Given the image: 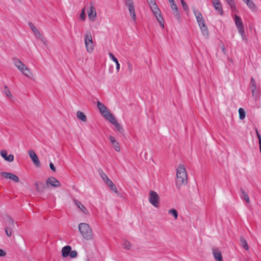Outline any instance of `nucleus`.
I'll return each mask as SVG.
<instances>
[{
	"instance_id": "f257e3e1",
	"label": "nucleus",
	"mask_w": 261,
	"mask_h": 261,
	"mask_svg": "<svg viewBox=\"0 0 261 261\" xmlns=\"http://www.w3.org/2000/svg\"><path fill=\"white\" fill-rule=\"evenodd\" d=\"M188 181L186 170L181 164H179L176 169V186L180 189L182 186L186 185Z\"/></svg>"
},
{
	"instance_id": "f03ea898",
	"label": "nucleus",
	"mask_w": 261,
	"mask_h": 261,
	"mask_svg": "<svg viewBox=\"0 0 261 261\" xmlns=\"http://www.w3.org/2000/svg\"><path fill=\"white\" fill-rule=\"evenodd\" d=\"M3 222L5 226V229L7 236L10 237L15 228L14 220L9 215H7L3 217Z\"/></svg>"
},
{
	"instance_id": "7ed1b4c3",
	"label": "nucleus",
	"mask_w": 261,
	"mask_h": 261,
	"mask_svg": "<svg viewBox=\"0 0 261 261\" xmlns=\"http://www.w3.org/2000/svg\"><path fill=\"white\" fill-rule=\"evenodd\" d=\"M79 229L84 239L86 240L92 239V230L89 224L85 223H81L79 225Z\"/></svg>"
},
{
	"instance_id": "20e7f679",
	"label": "nucleus",
	"mask_w": 261,
	"mask_h": 261,
	"mask_svg": "<svg viewBox=\"0 0 261 261\" xmlns=\"http://www.w3.org/2000/svg\"><path fill=\"white\" fill-rule=\"evenodd\" d=\"M150 8L152 11L154 16H155L158 21L162 26L163 28H164V19L163 17L161 15V12L158 8L157 5L154 2L152 1H150V3L149 4Z\"/></svg>"
},
{
	"instance_id": "39448f33",
	"label": "nucleus",
	"mask_w": 261,
	"mask_h": 261,
	"mask_svg": "<svg viewBox=\"0 0 261 261\" xmlns=\"http://www.w3.org/2000/svg\"><path fill=\"white\" fill-rule=\"evenodd\" d=\"M234 22L238 30V32L241 35L242 39L243 40H246V37L245 35L244 27L242 19L240 17L236 14L234 15Z\"/></svg>"
},
{
	"instance_id": "423d86ee",
	"label": "nucleus",
	"mask_w": 261,
	"mask_h": 261,
	"mask_svg": "<svg viewBox=\"0 0 261 261\" xmlns=\"http://www.w3.org/2000/svg\"><path fill=\"white\" fill-rule=\"evenodd\" d=\"M85 43L87 51L91 53L94 49L93 42L90 32H87L85 36Z\"/></svg>"
},
{
	"instance_id": "0eeeda50",
	"label": "nucleus",
	"mask_w": 261,
	"mask_h": 261,
	"mask_svg": "<svg viewBox=\"0 0 261 261\" xmlns=\"http://www.w3.org/2000/svg\"><path fill=\"white\" fill-rule=\"evenodd\" d=\"M97 108L99 109L101 115L106 119H107V120L109 119L111 117V116L113 115L112 113H111L109 111L107 108L102 103L100 102V101H97Z\"/></svg>"
},
{
	"instance_id": "6e6552de",
	"label": "nucleus",
	"mask_w": 261,
	"mask_h": 261,
	"mask_svg": "<svg viewBox=\"0 0 261 261\" xmlns=\"http://www.w3.org/2000/svg\"><path fill=\"white\" fill-rule=\"evenodd\" d=\"M150 197L149 198V201L155 207L158 208L159 207V196L156 192L153 191H150Z\"/></svg>"
},
{
	"instance_id": "1a4fd4ad",
	"label": "nucleus",
	"mask_w": 261,
	"mask_h": 261,
	"mask_svg": "<svg viewBox=\"0 0 261 261\" xmlns=\"http://www.w3.org/2000/svg\"><path fill=\"white\" fill-rule=\"evenodd\" d=\"M125 5L127 7L132 19L135 21L136 15L133 0H125Z\"/></svg>"
},
{
	"instance_id": "9d476101",
	"label": "nucleus",
	"mask_w": 261,
	"mask_h": 261,
	"mask_svg": "<svg viewBox=\"0 0 261 261\" xmlns=\"http://www.w3.org/2000/svg\"><path fill=\"white\" fill-rule=\"evenodd\" d=\"M112 124H113L117 130L120 134L123 135L124 129L121 125L117 121L115 117L113 115L108 119Z\"/></svg>"
},
{
	"instance_id": "9b49d317",
	"label": "nucleus",
	"mask_w": 261,
	"mask_h": 261,
	"mask_svg": "<svg viewBox=\"0 0 261 261\" xmlns=\"http://www.w3.org/2000/svg\"><path fill=\"white\" fill-rule=\"evenodd\" d=\"M1 175L5 178L12 179V180L16 182H18L19 181V179L18 177L11 173L2 172L1 173Z\"/></svg>"
},
{
	"instance_id": "f8f14e48",
	"label": "nucleus",
	"mask_w": 261,
	"mask_h": 261,
	"mask_svg": "<svg viewBox=\"0 0 261 261\" xmlns=\"http://www.w3.org/2000/svg\"><path fill=\"white\" fill-rule=\"evenodd\" d=\"M90 9L88 11V17L89 19L92 21L95 20L96 16V12L94 4L92 3H90Z\"/></svg>"
},
{
	"instance_id": "ddd939ff",
	"label": "nucleus",
	"mask_w": 261,
	"mask_h": 261,
	"mask_svg": "<svg viewBox=\"0 0 261 261\" xmlns=\"http://www.w3.org/2000/svg\"><path fill=\"white\" fill-rule=\"evenodd\" d=\"M29 154L30 158H31L32 161L33 162L34 164L36 165V166L37 167H39L40 166V163L37 154L34 151V150H29Z\"/></svg>"
},
{
	"instance_id": "4468645a",
	"label": "nucleus",
	"mask_w": 261,
	"mask_h": 261,
	"mask_svg": "<svg viewBox=\"0 0 261 261\" xmlns=\"http://www.w3.org/2000/svg\"><path fill=\"white\" fill-rule=\"evenodd\" d=\"M46 185H50L54 188L59 187L60 186V182L54 177H49L46 181Z\"/></svg>"
},
{
	"instance_id": "2eb2a0df",
	"label": "nucleus",
	"mask_w": 261,
	"mask_h": 261,
	"mask_svg": "<svg viewBox=\"0 0 261 261\" xmlns=\"http://www.w3.org/2000/svg\"><path fill=\"white\" fill-rule=\"evenodd\" d=\"M198 25L204 35H208V31L204 18L198 22Z\"/></svg>"
},
{
	"instance_id": "dca6fc26",
	"label": "nucleus",
	"mask_w": 261,
	"mask_h": 261,
	"mask_svg": "<svg viewBox=\"0 0 261 261\" xmlns=\"http://www.w3.org/2000/svg\"><path fill=\"white\" fill-rule=\"evenodd\" d=\"M170 7L172 10V13L174 16L176 18V19L178 20H180V15L178 11V8L176 3H173L172 5H170Z\"/></svg>"
},
{
	"instance_id": "f3484780",
	"label": "nucleus",
	"mask_w": 261,
	"mask_h": 261,
	"mask_svg": "<svg viewBox=\"0 0 261 261\" xmlns=\"http://www.w3.org/2000/svg\"><path fill=\"white\" fill-rule=\"evenodd\" d=\"M1 156L5 159V160L11 162L14 160V156L12 154L7 155V152L6 150H2L1 151Z\"/></svg>"
},
{
	"instance_id": "a211bd4d",
	"label": "nucleus",
	"mask_w": 261,
	"mask_h": 261,
	"mask_svg": "<svg viewBox=\"0 0 261 261\" xmlns=\"http://www.w3.org/2000/svg\"><path fill=\"white\" fill-rule=\"evenodd\" d=\"M109 140L111 141L113 147L114 148L115 150L119 152L120 151V148L118 142L116 140L115 137L113 136H110L109 137Z\"/></svg>"
},
{
	"instance_id": "6ab92c4d",
	"label": "nucleus",
	"mask_w": 261,
	"mask_h": 261,
	"mask_svg": "<svg viewBox=\"0 0 261 261\" xmlns=\"http://www.w3.org/2000/svg\"><path fill=\"white\" fill-rule=\"evenodd\" d=\"M213 254L215 259L217 261H223L221 251L217 248L213 249Z\"/></svg>"
},
{
	"instance_id": "aec40b11",
	"label": "nucleus",
	"mask_w": 261,
	"mask_h": 261,
	"mask_svg": "<svg viewBox=\"0 0 261 261\" xmlns=\"http://www.w3.org/2000/svg\"><path fill=\"white\" fill-rule=\"evenodd\" d=\"M14 64L16 67L20 71H22V70L24 69L25 67V65L20 60L17 59H13Z\"/></svg>"
},
{
	"instance_id": "412c9836",
	"label": "nucleus",
	"mask_w": 261,
	"mask_h": 261,
	"mask_svg": "<svg viewBox=\"0 0 261 261\" xmlns=\"http://www.w3.org/2000/svg\"><path fill=\"white\" fill-rule=\"evenodd\" d=\"M29 25L36 36L40 38L42 36V35L40 34L38 29L33 24V23L30 22L29 23Z\"/></svg>"
},
{
	"instance_id": "4be33fe9",
	"label": "nucleus",
	"mask_w": 261,
	"mask_h": 261,
	"mask_svg": "<svg viewBox=\"0 0 261 261\" xmlns=\"http://www.w3.org/2000/svg\"><path fill=\"white\" fill-rule=\"evenodd\" d=\"M251 86L250 88L251 89V92L253 96H254L257 94L256 91V84L255 80L253 77L251 78Z\"/></svg>"
},
{
	"instance_id": "5701e85b",
	"label": "nucleus",
	"mask_w": 261,
	"mask_h": 261,
	"mask_svg": "<svg viewBox=\"0 0 261 261\" xmlns=\"http://www.w3.org/2000/svg\"><path fill=\"white\" fill-rule=\"evenodd\" d=\"M73 201L77 205V206L78 207V208L80 209L84 214H88V210L81 202L76 200V199H74Z\"/></svg>"
},
{
	"instance_id": "b1692460",
	"label": "nucleus",
	"mask_w": 261,
	"mask_h": 261,
	"mask_svg": "<svg viewBox=\"0 0 261 261\" xmlns=\"http://www.w3.org/2000/svg\"><path fill=\"white\" fill-rule=\"evenodd\" d=\"M214 7L216 11H217L220 15H223V11L222 8V6L220 4V1H218L217 2L213 3Z\"/></svg>"
},
{
	"instance_id": "393cba45",
	"label": "nucleus",
	"mask_w": 261,
	"mask_h": 261,
	"mask_svg": "<svg viewBox=\"0 0 261 261\" xmlns=\"http://www.w3.org/2000/svg\"><path fill=\"white\" fill-rule=\"evenodd\" d=\"M71 250V247L70 246H66L64 247L62 249V255L63 257H66L68 256Z\"/></svg>"
},
{
	"instance_id": "a878e982",
	"label": "nucleus",
	"mask_w": 261,
	"mask_h": 261,
	"mask_svg": "<svg viewBox=\"0 0 261 261\" xmlns=\"http://www.w3.org/2000/svg\"><path fill=\"white\" fill-rule=\"evenodd\" d=\"M243 2L246 4L247 6L252 11H255L256 10V7L254 2L252 0H245Z\"/></svg>"
},
{
	"instance_id": "bb28decb",
	"label": "nucleus",
	"mask_w": 261,
	"mask_h": 261,
	"mask_svg": "<svg viewBox=\"0 0 261 261\" xmlns=\"http://www.w3.org/2000/svg\"><path fill=\"white\" fill-rule=\"evenodd\" d=\"M193 13L196 18L197 22L203 19V17L201 12L198 9H196L195 8H193Z\"/></svg>"
},
{
	"instance_id": "cd10ccee",
	"label": "nucleus",
	"mask_w": 261,
	"mask_h": 261,
	"mask_svg": "<svg viewBox=\"0 0 261 261\" xmlns=\"http://www.w3.org/2000/svg\"><path fill=\"white\" fill-rule=\"evenodd\" d=\"M106 184L109 186V188L111 189L112 191L116 193H118V191L117 190V187L112 182L111 180H109L106 182Z\"/></svg>"
},
{
	"instance_id": "c85d7f7f",
	"label": "nucleus",
	"mask_w": 261,
	"mask_h": 261,
	"mask_svg": "<svg viewBox=\"0 0 261 261\" xmlns=\"http://www.w3.org/2000/svg\"><path fill=\"white\" fill-rule=\"evenodd\" d=\"M240 190L241 192V198L242 199H244L246 201V202L249 203L250 199H249L248 194L242 188H241Z\"/></svg>"
},
{
	"instance_id": "c756f323",
	"label": "nucleus",
	"mask_w": 261,
	"mask_h": 261,
	"mask_svg": "<svg viewBox=\"0 0 261 261\" xmlns=\"http://www.w3.org/2000/svg\"><path fill=\"white\" fill-rule=\"evenodd\" d=\"M36 186V190L39 193H43L45 189V185L42 182H36L35 184Z\"/></svg>"
},
{
	"instance_id": "7c9ffc66",
	"label": "nucleus",
	"mask_w": 261,
	"mask_h": 261,
	"mask_svg": "<svg viewBox=\"0 0 261 261\" xmlns=\"http://www.w3.org/2000/svg\"><path fill=\"white\" fill-rule=\"evenodd\" d=\"M77 118L83 122L87 121V117L84 113L81 111H77L76 113Z\"/></svg>"
},
{
	"instance_id": "2f4dec72",
	"label": "nucleus",
	"mask_w": 261,
	"mask_h": 261,
	"mask_svg": "<svg viewBox=\"0 0 261 261\" xmlns=\"http://www.w3.org/2000/svg\"><path fill=\"white\" fill-rule=\"evenodd\" d=\"M109 56L110 58L114 61V62H115L116 63V69H117V71H118L120 69V64L119 63V62H118L117 59L116 58L114 57V56L113 55V54L111 53H109Z\"/></svg>"
},
{
	"instance_id": "473e14b6",
	"label": "nucleus",
	"mask_w": 261,
	"mask_h": 261,
	"mask_svg": "<svg viewBox=\"0 0 261 261\" xmlns=\"http://www.w3.org/2000/svg\"><path fill=\"white\" fill-rule=\"evenodd\" d=\"M240 241L241 244V246L246 250H247L249 249V246L247 243L246 240L243 237H240Z\"/></svg>"
},
{
	"instance_id": "72a5a7b5",
	"label": "nucleus",
	"mask_w": 261,
	"mask_h": 261,
	"mask_svg": "<svg viewBox=\"0 0 261 261\" xmlns=\"http://www.w3.org/2000/svg\"><path fill=\"white\" fill-rule=\"evenodd\" d=\"M227 4L229 6L231 10L234 12L236 10V4L234 0H226Z\"/></svg>"
},
{
	"instance_id": "f704fd0d",
	"label": "nucleus",
	"mask_w": 261,
	"mask_h": 261,
	"mask_svg": "<svg viewBox=\"0 0 261 261\" xmlns=\"http://www.w3.org/2000/svg\"><path fill=\"white\" fill-rule=\"evenodd\" d=\"M99 174L100 175L101 177L102 178L103 180L106 182L110 180L108 176L104 173L102 170L100 169L99 170Z\"/></svg>"
},
{
	"instance_id": "c9c22d12",
	"label": "nucleus",
	"mask_w": 261,
	"mask_h": 261,
	"mask_svg": "<svg viewBox=\"0 0 261 261\" xmlns=\"http://www.w3.org/2000/svg\"><path fill=\"white\" fill-rule=\"evenodd\" d=\"M22 71L21 72L27 77H29L32 75L30 69L27 66H25V67L24 68V69L22 70Z\"/></svg>"
},
{
	"instance_id": "e433bc0d",
	"label": "nucleus",
	"mask_w": 261,
	"mask_h": 261,
	"mask_svg": "<svg viewBox=\"0 0 261 261\" xmlns=\"http://www.w3.org/2000/svg\"><path fill=\"white\" fill-rule=\"evenodd\" d=\"M239 118L241 120H243L245 117V111L243 108H240L239 109Z\"/></svg>"
},
{
	"instance_id": "4c0bfd02",
	"label": "nucleus",
	"mask_w": 261,
	"mask_h": 261,
	"mask_svg": "<svg viewBox=\"0 0 261 261\" xmlns=\"http://www.w3.org/2000/svg\"><path fill=\"white\" fill-rule=\"evenodd\" d=\"M181 5H182V7L184 10L186 12L188 13L189 12V9L188 6L187 4L186 3V2L184 0H181Z\"/></svg>"
},
{
	"instance_id": "58836bf2",
	"label": "nucleus",
	"mask_w": 261,
	"mask_h": 261,
	"mask_svg": "<svg viewBox=\"0 0 261 261\" xmlns=\"http://www.w3.org/2000/svg\"><path fill=\"white\" fill-rule=\"evenodd\" d=\"M123 246L124 249H125L126 250H129L131 248V244L129 243V242H128L127 240H125L123 244Z\"/></svg>"
},
{
	"instance_id": "ea45409f",
	"label": "nucleus",
	"mask_w": 261,
	"mask_h": 261,
	"mask_svg": "<svg viewBox=\"0 0 261 261\" xmlns=\"http://www.w3.org/2000/svg\"><path fill=\"white\" fill-rule=\"evenodd\" d=\"M169 213L173 215L175 219H177L178 216V212L175 209H171L169 211Z\"/></svg>"
},
{
	"instance_id": "a19ab883",
	"label": "nucleus",
	"mask_w": 261,
	"mask_h": 261,
	"mask_svg": "<svg viewBox=\"0 0 261 261\" xmlns=\"http://www.w3.org/2000/svg\"><path fill=\"white\" fill-rule=\"evenodd\" d=\"M4 92L7 97H11V96H12L11 93L7 86H5L4 87Z\"/></svg>"
},
{
	"instance_id": "79ce46f5",
	"label": "nucleus",
	"mask_w": 261,
	"mask_h": 261,
	"mask_svg": "<svg viewBox=\"0 0 261 261\" xmlns=\"http://www.w3.org/2000/svg\"><path fill=\"white\" fill-rule=\"evenodd\" d=\"M255 132H256V134L257 138L258 139V143H259V148H260V151L261 152V136L259 134V133L258 130L257 129V128H255Z\"/></svg>"
},
{
	"instance_id": "37998d69",
	"label": "nucleus",
	"mask_w": 261,
	"mask_h": 261,
	"mask_svg": "<svg viewBox=\"0 0 261 261\" xmlns=\"http://www.w3.org/2000/svg\"><path fill=\"white\" fill-rule=\"evenodd\" d=\"M71 258H75L77 256V253L75 250H71L69 254Z\"/></svg>"
},
{
	"instance_id": "c03bdc74",
	"label": "nucleus",
	"mask_w": 261,
	"mask_h": 261,
	"mask_svg": "<svg viewBox=\"0 0 261 261\" xmlns=\"http://www.w3.org/2000/svg\"><path fill=\"white\" fill-rule=\"evenodd\" d=\"M80 19H81L83 20H85L86 16H85V13L84 9L82 10V13H81V14L80 15Z\"/></svg>"
},
{
	"instance_id": "a18cd8bd",
	"label": "nucleus",
	"mask_w": 261,
	"mask_h": 261,
	"mask_svg": "<svg viewBox=\"0 0 261 261\" xmlns=\"http://www.w3.org/2000/svg\"><path fill=\"white\" fill-rule=\"evenodd\" d=\"M49 167H50V169L53 171H56V168H55V167L54 166V164L52 163H50V164H49Z\"/></svg>"
},
{
	"instance_id": "49530a36",
	"label": "nucleus",
	"mask_w": 261,
	"mask_h": 261,
	"mask_svg": "<svg viewBox=\"0 0 261 261\" xmlns=\"http://www.w3.org/2000/svg\"><path fill=\"white\" fill-rule=\"evenodd\" d=\"M6 254V252L3 250L0 249V256H4Z\"/></svg>"
},
{
	"instance_id": "de8ad7c7",
	"label": "nucleus",
	"mask_w": 261,
	"mask_h": 261,
	"mask_svg": "<svg viewBox=\"0 0 261 261\" xmlns=\"http://www.w3.org/2000/svg\"><path fill=\"white\" fill-rule=\"evenodd\" d=\"M127 65H128V67L129 71L130 72H132V69H133V66H132V64H130L129 62H128L127 63Z\"/></svg>"
},
{
	"instance_id": "09e8293b",
	"label": "nucleus",
	"mask_w": 261,
	"mask_h": 261,
	"mask_svg": "<svg viewBox=\"0 0 261 261\" xmlns=\"http://www.w3.org/2000/svg\"><path fill=\"white\" fill-rule=\"evenodd\" d=\"M221 49H222V50L223 53L224 54H226V50L225 46H224V45L223 44L221 46Z\"/></svg>"
},
{
	"instance_id": "8fccbe9b",
	"label": "nucleus",
	"mask_w": 261,
	"mask_h": 261,
	"mask_svg": "<svg viewBox=\"0 0 261 261\" xmlns=\"http://www.w3.org/2000/svg\"><path fill=\"white\" fill-rule=\"evenodd\" d=\"M168 1L170 3V5H172L173 3H175L174 0H168Z\"/></svg>"
},
{
	"instance_id": "3c124183",
	"label": "nucleus",
	"mask_w": 261,
	"mask_h": 261,
	"mask_svg": "<svg viewBox=\"0 0 261 261\" xmlns=\"http://www.w3.org/2000/svg\"><path fill=\"white\" fill-rule=\"evenodd\" d=\"M218 1H219V0H213V3L214 2H217Z\"/></svg>"
},
{
	"instance_id": "603ef678",
	"label": "nucleus",
	"mask_w": 261,
	"mask_h": 261,
	"mask_svg": "<svg viewBox=\"0 0 261 261\" xmlns=\"http://www.w3.org/2000/svg\"><path fill=\"white\" fill-rule=\"evenodd\" d=\"M245 261H249V260H247V259H246V260H245Z\"/></svg>"
}]
</instances>
